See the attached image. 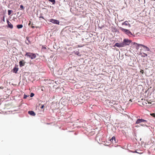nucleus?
I'll return each mask as SVG.
<instances>
[{"label": "nucleus", "instance_id": "nucleus-5", "mask_svg": "<svg viewBox=\"0 0 155 155\" xmlns=\"http://www.w3.org/2000/svg\"><path fill=\"white\" fill-rule=\"evenodd\" d=\"M147 121L143 119H138L137 120L136 124H139L140 123L144 122H147Z\"/></svg>", "mask_w": 155, "mask_h": 155}, {"label": "nucleus", "instance_id": "nucleus-18", "mask_svg": "<svg viewBox=\"0 0 155 155\" xmlns=\"http://www.w3.org/2000/svg\"><path fill=\"white\" fill-rule=\"evenodd\" d=\"M150 115L152 116V117H155V114L154 113L150 114Z\"/></svg>", "mask_w": 155, "mask_h": 155}, {"label": "nucleus", "instance_id": "nucleus-10", "mask_svg": "<svg viewBox=\"0 0 155 155\" xmlns=\"http://www.w3.org/2000/svg\"><path fill=\"white\" fill-rule=\"evenodd\" d=\"M18 71V68L16 67H15L13 69V72L16 73Z\"/></svg>", "mask_w": 155, "mask_h": 155}, {"label": "nucleus", "instance_id": "nucleus-25", "mask_svg": "<svg viewBox=\"0 0 155 155\" xmlns=\"http://www.w3.org/2000/svg\"><path fill=\"white\" fill-rule=\"evenodd\" d=\"M140 125L142 126H145V125L144 124H141Z\"/></svg>", "mask_w": 155, "mask_h": 155}, {"label": "nucleus", "instance_id": "nucleus-1", "mask_svg": "<svg viewBox=\"0 0 155 155\" xmlns=\"http://www.w3.org/2000/svg\"><path fill=\"white\" fill-rule=\"evenodd\" d=\"M130 40L127 39H124L123 40V42L121 43H116L114 45L115 46L118 47H124L125 46L129 45L131 42Z\"/></svg>", "mask_w": 155, "mask_h": 155}, {"label": "nucleus", "instance_id": "nucleus-6", "mask_svg": "<svg viewBox=\"0 0 155 155\" xmlns=\"http://www.w3.org/2000/svg\"><path fill=\"white\" fill-rule=\"evenodd\" d=\"M138 46H141L143 47L147 51H150L149 48L148 47H147L146 46L144 45H143L142 44H138Z\"/></svg>", "mask_w": 155, "mask_h": 155}, {"label": "nucleus", "instance_id": "nucleus-14", "mask_svg": "<svg viewBox=\"0 0 155 155\" xmlns=\"http://www.w3.org/2000/svg\"><path fill=\"white\" fill-rule=\"evenodd\" d=\"M128 24V22L127 21H126L123 23L122 24L123 25H127Z\"/></svg>", "mask_w": 155, "mask_h": 155}, {"label": "nucleus", "instance_id": "nucleus-24", "mask_svg": "<svg viewBox=\"0 0 155 155\" xmlns=\"http://www.w3.org/2000/svg\"><path fill=\"white\" fill-rule=\"evenodd\" d=\"M3 21L4 22H5V17L4 16H3V19H2Z\"/></svg>", "mask_w": 155, "mask_h": 155}, {"label": "nucleus", "instance_id": "nucleus-4", "mask_svg": "<svg viewBox=\"0 0 155 155\" xmlns=\"http://www.w3.org/2000/svg\"><path fill=\"white\" fill-rule=\"evenodd\" d=\"M49 21L54 24L59 25V21L53 19H50Z\"/></svg>", "mask_w": 155, "mask_h": 155}, {"label": "nucleus", "instance_id": "nucleus-23", "mask_svg": "<svg viewBox=\"0 0 155 155\" xmlns=\"http://www.w3.org/2000/svg\"><path fill=\"white\" fill-rule=\"evenodd\" d=\"M44 105H42L41 106V109H43L44 108Z\"/></svg>", "mask_w": 155, "mask_h": 155}, {"label": "nucleus", "instance_id": "nucleus-3", "mask_svg": "<svg viewBox=\"0 0 155 155\" xmlns=\"http://www.w3.org/2000/svg\"><path fill=\"white\" fill-rule=\"evenodd\" d=\"M120 30L124 32L125 33L128 35L129 36H131L133 35L132 33L130 32L129 30L124 28H120Z\"/></svg>", "mask_w": 155, "mask_h": 155}, {"label": "nucleus", "instance_id": "nucleus-33", "mask_svg": "<svg viewBox=\"0 0 155 155\" xmlns=\"http://www.w3.org/2000/svg\"><path fill=\"white\" fill-rule=\"evenodd\" d=\"M19 12H18V13H17V14H19Z\"/></svg>", "mask_w": 155, "mask_h": 155}, {"label": "nucleus", "instance_id": "nucleus-12", "mask_svg": "<svg viewBox=\"0 0 155 155\" xmlns=\"http://www.w3.org/2000/svg\"><path fill=\"white\" fill-rule=\"evenodd\" d=\"M23 27V26L22 25H17V27L18 29L21 28Z\"/></svg>", "mask_w": 155, "mask_h": 155}, {"label": "nucleus", "instance_id": "nucleus-22", "mask_svg": "<svg viewBox=\"0 0 155 155\" xmlns=\"http://www.w3.org/2000/svg\"><path fill=\"white\" fill-rule=\"evenodd\" d=\"M27 97H28V96L27 95H26L25 94H24V98L26 99Z\"/></svg>", "mask_w": 155, "mask_h": 155}, {"label": "nucleus", "instance_id": "nucleus-30", "mask_svg": "<svg viewBox=\"0 0 155 155\" xmlns=\"http://www.w3.org/2000/svg\"><path fill=\"white\" fill-rule=\"evenodd\" d=\"M148 103L149 104H151V103L150 102H148Z\"/></svg>", "mask_w": 155, "mask_h": 155}, {"label": "nucleus", "instance_id": "nucleus-26", "mask_svg": "<svg viewBox=\"0 0 155 155\" xmlns=\"http://www.w3.org/2000/svg\"><path fill=\"white\" fill-rule=\"evenodd\" d=\"M40 18H42L43 19H44V17L41 15L39 17Z\"/></svg>", "mask_w": 155, "mask_h": 155}, {"label": "nucleus", "instance_id": "nucleus-29", "mask_svg": "<svg viewBox=\"0 0 155 155\" xmlns=\"http://www.w3.org/2000/svg\"><path fill=\"white\" fill-rule=\"evenodd\" d=\"M130 101H131V102H132V100H131V99H130Z\"/></svg>", "mask_w": 155, "mask_h": 155}, {"label": "nucleus", "instance_id": "nucleus-16", "mask_svg": "<svg viewBox=\"0 0 155 155\" xmlns=\"http://www.w3.org/2000/svg\"><path fill=\"white\" fill-rule=\"evenodd\" d=\"M147 56V54L144 53H143V55H142V56L144 57Z\"/></svg>", "mask_w": 155, "mask_h": 155}, {"label": "nucleus", "instance_id": "nucleus-2", "mask_svg": "<svg viewBox=\"0 0 155 155\" xmlns=\"http://www.w3.org/2000/svg\"><path fill=\"white\" fill-rule=\"evenodd\" d=\"M25 56L30 58L31 59L35 58L36 57L35 54L31 52H27Z\"/></svg>", "mask_w": 155, "mask_h": 155}, {"label": "nucleus", "instance_id": "nucleus-9", "mask_svg": "<svg viewBox=\"0 0 155 155\" xmlns=\"http://www.w3.org/2000/svg\"><path fill=\"white\" fill-rule=\"evenodd\" d=\"M28 114L32 116H35V113L33 111H29Z\"/></svg>", "mask_w": 155, "mask_h": 155}, {"label": "nucleus", "instance_id": "nucleus-31", "mask_svg": "<svg viewBox=\"0 0 155 155\" xmlns=\"http://www.w3.org/2000/svg\"><path fill=\"white\" fill-rule=\"evenodd\" d=\"M38 27H37V26L36 27V28H38Z\"/></svg>", "mask_w": 155, "mask_h": 155}, {"label": "nucleus", "instance_id": "nucleus-27", "mask_svg": "<svg viewBox=\"0 0 155 155\" xmlns=\"http://www.w3.org/2000/svg\"><path fill=\"white\" fill-rule=\"evenodd\" d=\"M32 25H33V24H32V25L31 26V27L32 28H34L35 27L34 26H33Z\"/></svg>", "mask_w": 155, "mask_h": 155}, {"label": "nucleus", "instance_id": "nucleus-28", "mask_svg": "<svg viewBox=\"0 0 155 155\" xmlns=\"http://www.w3.org/2000/svg\"><path fill=\"white\" fill-rule=\"evenodd\" d=\"M30 24H31V21H30L29 23H28V25H30Z\"/></svg>", "mask_w": 155, "mask_h": 155}, {"label": "nucleus", "instance_id": "nucleus-15", "mask_svg": "<svg viewBox=\"0 0 155 155\" xmlns=\"http://www.w3.org/2000/svg\"><path fill=\"white\" fill-rule=\"evenodd\" d=\"M49 1L51 2L53 4H54L55 3V0H48Z\"/></svg>", "mask_w": 155, "mask_h": 155}, {"label": "nucleus", "instance_id": "nucleus-11", "mask_svg": "<svg viewBox=\"0 0 155 155\" xmlns=\"http://www.w3.org/2000/svg\"><path fill=\"white\" fill-rule=\"evenodd\" d=\"M27 41H25V43L28 45H29V44L30 43V42L29 40V38L26 37Z\"/></svg>", "mask_w": 155, "mask_h": 155}, {"label": "nucleus", "instance_id": "nucleus-32", "mask_svg": "<svg viewBox=\"0 0 155 155\" xmlns=\"http://www.w3.org/2000/svg\"><path fill=\"white\" fill-rule=\"evenodd\" d=\"M19 12H18V13H17V14H19Z\"/></svg>", "mask_w": 155, "mask_h": 155}, {"label": "nucleus", "instance_id": "nucleus-8", "mask_svg": "<svg viewBox=\"0 0 155 155\" xmlns=\"http://www.w3.org/2000/svg\"><path fill=\"white\" fill-rule=\"evenodd\" d=\"M7 23H8V27L11 29L13 28V26L12 24L8 20L7 21Z\"/></svg>", "mask_w": 155, "mask_h": 155}, {"label": "nucleus", "instance_id": "nucleus-13", "mask_svg": "<svg viewBox=\"0 0 155 155\" xmlns=\"http://www.w3.org/2000/svg\"><path fill=\"white\" fill-rule=\"evenodd\" d=\"M110 140L113 143H114V141H115V137H113L112 138L110 139Z\"/></svg>", "mask_w": 155, "mask_h": 155}, {"label": "nucleus", "instance_id": "nucleus-7", "mask_svg": "<svg viewBox=\"0 0 155 155\" xmlns=\"http://www.w3.org/2000/svg\"><path fill=\"white\" fill-rule=\"evenodd\" d=\"M25 62L24 61V60H22L19 62V65L20 67L23 66L25 65Z\"/></svg>", "mask_w": 155, "mask_h": 155}, {"label": "nucleus", "instance_id": "nucleus-21", "mask_svg": "<svg viewBox=\"0 0 155 155\" xmlns=\"http://www.w3.org/2000/svg\"><path fill=\"white\" fill-rule=\"evenodd\" d=\"M140 72L142 74H143L144 73V71L143 70H141L140 71Z\"/></svg>", "mask_w": 155, "mask_h": 155}, {"label": "nucleus", "instance_id": "nucleus-20", "mask_svg": "<svg viewBox=\"0 0 155 155\" xmlns=\"http://www.w3.org/2000/svg\"><path fill=\"white\" fill-rule=\"evenodd\" d=\"M20 8L22 9H24V7H23V5H21L20 6Z\"/></svg>", "mask_w": 155, "mask_h": 155}, {"label": "nucleus", "instance_id": "nucleus-19", "mask_svg": "<svg viewBox=\"0 0 155 155\" xmlns=\"http://www.w3.org/2000/svg\"><path fill=\"white\" fill-rule=\"evenodd\" d=\"M34 95V94L32 93H31L30 94V97H32Z\"/></svg>", "mask_w": 155, "mask_h": 155}, {"label": "nucleus", "instance_id": "nucleus-17", "mask_svg": "<svg viewBox=\"0 0 155 155\" xmlns=\"http://www.w3.org/2000/svg\"><path fill=\"white\" fill-rule=\"evenodd\" d=\"M12 11L11 10H8V15H10V14L11 13Z\"/></svg>", "mask_w": 155, "mask_h": 155}]
</instances>
